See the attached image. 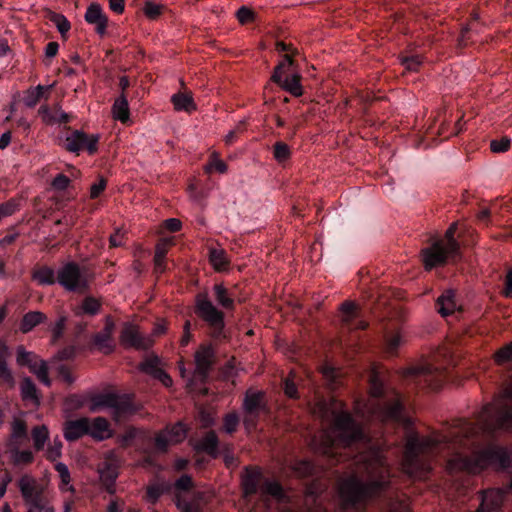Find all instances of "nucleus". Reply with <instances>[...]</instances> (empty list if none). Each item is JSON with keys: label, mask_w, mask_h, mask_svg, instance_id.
Masks as SVG:
<instances>
[{"label": "nucleus", "mask_w": 512, "mask_h": 512, "mask_svg": "<svg viewBox=\"0 0 512 512\" xmlns=\"http://www.w3.org/2000/svg\"><path fill=\"white\" fill-rule=\"evenodd\" d=\"M512 383L492 402L486 404L476 416V423L458 420L446 433L427 437H410L405 446L403 471L411 477L421 478L431 466L428 456L437 452L441 444L468 447L471 438L482 433L487 436L497 431H512Z\"/></svg>", "instance_id": "obj_1"}, {"label": "nucleus", "mask_w": 512, "mask_h": 512, "mask_svg": "<svg viewBox=\"0 0 512 512\" xmlns=\"http://www.w3.org/2000/svg\"><path fill=\"white\" fill-rule=\"evenodd\" d=\"M313 415L328 420L332 417V424L312 439V448L323 455L332 457L338 447H347L363 439L364 434L358 424L346 411L336 412L331 405L323 400L317 401L312 407Z\"/></svg>", "instance_id": "obj_2"}, {"label": "nucleus", "mask_w": 512, "mask_h": 512, "mask_svg": "<svg viewBox=\"0 0 512 512\" xmlns=\"http://www.w3.org/2000/svg\"><path fill=\"white\" fill-rule=\"evenodd\" d=\"M360 461L363 463L368 481L363 483L353 476L340 483L339 494L345 508L365 503L390 483L389 467L379 452L371 451L361 455Z\"/></svg>", "instance_id": "obj_3"}, {"label": "nucleus", "mask_w": 512, "mask_h": 512, "mask_svg": "<svg viewBox=\"0 0 512 512\" xmlns=\"http://www.w3.org/2000/svg\"><path fill=\"white\" fill-rule=\"evenodd\" d=\"M369 383L370 399L363 409L357 403L356 412L381 422H403V405L400 395L393 389H384L374 372L369 377Z\"/></svg>", "instance_id": "obj_4"}, {"label": "nucleus", "mask_w": 512, "mask_h": 512, "mask_svg": "<svg viewBox=\"0 0 512 512\" xmlns=\"http://www.w3.org/2000/svg\"><path fill=\"white\" fill-rule=\"evenodd\" d=\"M509 458L506 452L499 447L490 446L472 455H462L457 453L447 462V468L450 472L465 471L476 474L492 464H499L501 467L508 465Z\"/></svg>", "instance_id": "obj_5"}, {"label": "nucleus", "mask_w": 512, "mask_h": 512, "mask_svg": "<svg viewBox=\"0 0 512 512\" xmlns=\"http://www.w3.org/2000/svg\"><path fill=\"white\" fill-rule=\"evenodd\" d=\"M102 409H108L111 418L116 423L125 421L139 410L131 395L113 392L96 394L90 398L89 410L91 412H98Z\"/></svg>", "instance_id": "obj_6"}, {"label": "nucleus", "mask_w": 512, "mask_h": 512, "mask_svg": "<svg viewBox=\"0 0 512 512\" xmlns=\"http://www.w3.org/2000/svg\"><path fill=\"white\" fill-rule=\"evenodd\" d=\"M195 313L208 325L211 337L219 339L224 336V313L214 306L206 295L196 297Z\"/></svg>", "instance_id": "obj_7"}, {"label": "nucleus", "mask_w": 512, "mask_h": 512, "mask_svg": "<svg viewBox=\"0 0 512 512\" xmlns=\"http://www.w3.org/2000/svg\"><path fill=\"white\" fill-rule=\"evenodd\" d=\"M243 424L248 431L256 428L260 413L267 411L265 392L248 389L242 404Z\"/></svg>", "instance_id": "obj_8"}, {"label": "nucleus", "mask_w": 512, "mask_h": 512, "mask_svg": "<svg viewBox=\"0 0 512 512\" xmlns=\"http://www.w3.org/2000/svg\"><path fill=\"white\" fill-rule=\"evenodd\" d=\"M57 283L68 292L82 294L89 290V281L75 262H68L57 271Z\"/></svg>", "instance_id": "obj_9"}, {"label": "nucleus", "mask_w": 512, "mask_h": 512, "mask_svg": "<svg viewBox=\"0 0 512 512\" xmlns=\"http://www.w3.org/2000/svg\"><path fill=\"white\" fill-rule=\"evenodd\" d=\"M66 129L70 131V134L61 143L63 149L77 155L83 150H86L90 155L98 151L99 135L87 134L82 130H72L70 127Z\"/></svg>", "instance_id": "obj_10"}, {"label": "nucleus", "mask_w": 512, "mask_h": 512, "mask_svg": "<svg viewBox=\"0 0 512 512\" xmlns=\"http://www.w3.org/2000/svg\"><path fill=\"white\" fill-rule=\"evenodd\" d=\"M16 353V362L19 366H27L40 382L46 386L51 385L48 366L44 360L40 359L35 353L27 351L23 345L17 347Z\"/></svg>", "instance_id": "obj_11"}, {"label": "nucleus", "mask_w": 512, "mask_h": 512, "mask_svg": "<svg viewBox=\"0 0 512 512\" xmlns=\"http://www.w3.org/2000/svg\"><path fill=\"white\" fill-rule=\"evenodd\" d=\"M458 252H449L444 240H437L431 246L422 250L423 264L426 270L444 265L449 258L457 256Z\"/></svg>", "instance_id": "obj_12"}, {"label": "nucleus", "mask_w": 512, "mask_h": 512, "mask_svg": "<svg viewBox=\"0 0 512 512\" xmlns=\"http://www.w3.org/2000/svg\"><path fill=\"white\" fill-rule=\"evenodd\" d=\"M120 343L124 347L146 350L153 346L152 336H144L138 327L131 323H125L120 334Z\"/></svg>", "instance_id": "obj_13"}, {"label": "nucleus", "mask_w": 512, "mask_h": 512, "mask_svg": "<svg viewBox=\"0 0 512 512\" xmlns=\"http://www.w3.org/2000/svg\"><path fill=\"white\" fill-rule=\"evenodd\" d=\"M98 472L100 482L105 487L106 491L109 494H114L116 492V479L119 475V460L113 452L106 455Z\"/></svg>", "instance_id": "obj_14"}, {"label": "nucleus", "mask_w": 512, "mask_h": 512, "mask_svg": "<svg viewBox=\"0 0 512 512\" xmlns=\"http://www.w3.org/2000/svg\"><path fill=\"white\" fill-rule=\"evenodd\" d=\"M195 370L193 378L205 382L215 362V351L211 345H200L194 354Z\"/></svg>", "instance_id": "obj_15"}, {"label": "nucleus", "mask_w": 512, "mask_h": 512, "mask_svg": "<svg viewBox=\"0 0 512 512\" xmlns=\"http://www.w3.org/2000/svg\"><path fill=\"white\" fill-rule=\"evenodd\" d=\"M407 375L422 377V380L432 390H438L446 379V371L431 365L412 367L407 370Z\"/></svg>", "instance_id": "obj_16"}, {"label": "nucleus", "mask_w": 512, "mask_h": 512, "mask_svg": "<svg viewBox=\"0 0 512 512\" xmlns=\"http://www.w3.org/2000/svg\"><path fill=\"white\" fill-rule=\"evenodd\" d=\"M286 70L285 62H280L273 71L271 81L279 85L283 90L289 92L295 97H300L303 94V87L301 85V75L295 73L291 78L282 79V75Z\"/></svg>", "instance_id": "obj_17"}, {"label": "nucleus", "mask_w": 512, "mask_h": 512, "mask_svg": "<svg viewBox=\"0 0 512 512\" xmlns=\"http://www.w3.org/2000/svg\"><path fill=\"white\" fill-rule=\"evenodd\" d=\"M264 478L257 467L247 466L241 478V487L244 497L248 498L260 493Z\"/></svg>", "instance_id": "obj_18"}, {"label": "nucleus", "mask_w": 512, "mask_h": 512, "mask_svg": "<svg viewBox=\"0 0 512 512\" xmlns=\"http://www.w3.org/2000/svg\"><path fill=\"white\" fill-rule=\"evenodd\" d=\"M85 20L89 24L95 25V30L100 36L105 35L108 26V17L104 14L98 3H92L88 6L85 13Z\"/></svg>", "instance_id": "obj_19"}, {"label": "nucleus", "mask_w": 512, "mask_h": 512, "mask_svg": "<svg viewBox=\"0 0 512 512\" xmlns=\"http://www.w3.org/2000/svg\"><path fill=\"white\" fill-rule=\"evenodd\" d=\"M88 424L89 418L87 417L66 421L63 428L65 439L72 442L80 439L84 435H88Z\"/></svg>", "instance_id": "obj_20"}, {"label": "nucleus", "mask_w": 512, "mask_h": 512, "mask_svg": "<svg viewBox=\"0 0 512 512\" xmlns=\"http://www.w3.org/2000/svg\"><path fill=\"white\" fill-rule=\"evenodd\" d=\"M38 114L46 125L68 123L72 118L70 114L61 110L59 104L54 105L52 109L47 105H42L38 110Z\"/></svg>", "instance_id": "obj_21"}, {"label": "nucleus", "mask_w": 512, "mask_h": 512, "mask_svg": "<svg viewBox=\"0 0 512 512\" xmlns=\"http://www.w3.org/2000/svg\"><path fill=\"white\" fill-rule=\"evenodd\" d=\"M503 503L500 490L490 489L481 493V503L477 512H497Z\"/></svg>", "instance_id": "obj_22"}, {"label": "nucleus", "mask_w": 512, "mask_h": 512, "mask_svg": "<svg viewBox=\"0 0 512 512\" xmlns=\"http://www.w3.org/2000/svg\"><path fill=\"white\" fill-rule=\"evenodd\" d=\"M88 435L96 441H103L112 437L113 432L110 429L108 420L104 417H96L93 420L89 419Z\"/></svg>", "instance_id": "obj_23"}, {"label": "nucleus", "mask_w": 512, "mask_h": 512, "mask_svg": "<svg viewBox=\"0 0 512 512\" xmlns=\"http://www.w3.org/2000/svg\"><path fill=\"white\" fill-rule=\"evenodd\" d=\"M20 442L7 444V453L14 466H28L34 461V454L31 450H20Z\"/></svg>", "instance_id": "obj_24"}, {"label": "nucleus", "mask_w": 512, "mask_h": 512, "mask_svg": "<svg viewBox=\"0 0 512 512\" xmlns=\"http://www.w3.org/2000/svg\"><path fill=\"white\" fill-rule=\"evenodd\" d=\"M190 443L196 452H204L212 457L217 456L219 440L216 433L212 430L208 431L200 440H191Z\"/></svg>", "instance_id": "obj_25"}, {"label": "nucleus", "mask_w": 512, "mask_h": 512, "mask_svg": "<svg viewBox=\"0 0 512 512\" xmlns=\"http://www.w3.org/2000/svg\"><path fill=\"white\" fill-rule=\"evenodd\" d=\"M115 328V324L110 317L106 318L105 326L101 332L97 333L93 340L94 344L104 353H110L113 350L111 345L112 334Z\"/></svg>", "instance_id": "obj_26"}, {"label": "nucleus", "mask_w": 512, "mask_h": 512, "mask_svg": "<svg viewBox=\"0 0 512 512\" xmlns=\"http://www.w3.org/2000/svg\"><path fill=\"white\" fill-rule=\"evenodd\" d=\"M436 309L443 317L452 315L457 309L455 292L446 290L436 300Z\"/></svg>", "instance_id": "obj_27"}, {"label": "nucleus", "mask_w": 512, "mask_h": 512, "mask_svg": "<svg viewBox=\"0 0 512 512\" xmlns=\"http://www.w3.org/2000/svg\"><path fill=\"white\" fill-rule=\"evenodd\" d=\"M341 323L352 330L353 321L358 318L360 307L353 301H344L340 308Z\"/></svg>", "instance_id": "obj_28"}, {"label": "nucleus", "mask_w": 512, "mask_h": 512, "mask_svg": "<svg viewBox=\"0 0 512 512\" xmlns=\"http://www.w3.org/2000/svg\"><path fill=\"white\" fill-rule=\"evenodd\" d=\"M31 277L32 280L42 286L53 285L57 282V274L55 275L54 270L46 265L34 267Z\"/></svg>", "instance_id": "obj_29"}, {"label": "nucleus", "mask_w": 512, "mask_h": 512, "mask_svg": "<svg viewBox=\"0 0 512 512\" xmlns=\"http://www.w3.org/2000/svg\"><path fill=\"white\" fill-rule=\"evenodd\" d=\"M44 16L56 26L57 30L61 34V37L66 39L67 33L71 29V24L68 19L63 14L56 13L48 8L44 9Z\"/></svg>", "instance_id": "obj_30"}, {"label": "nucleus", "mask_w": 512, "mask_h": 512, "mask_svg": "<svg viewBox=\"0 0 512 512\" xmlns=\"http://www.w3.org/2000/svg\"><path fill=\"white\" fill-rule=\"evenodd\" d=\"M18 487L23 499L31 498L34 494L42 491L37 480L29 474H24L20 477L18 480Z\"/></svg>", "instance_id": "obj_31"}, {"label": "nucleus", "mask_w": 512, "mask_h": 512, "mask_svg": "<svg viewBox=\"0 0 512 512\" xmlns=\"http://www.w3.org/2000/svg\"><path fill=\"white\" fill-rule=\"evenodd\" d=\"M171 102L173 103L176 111H186L191 113L197 109L191 93H176L172 96Z\"/></svg>", "instance_id": "obj_32"}, {"label": "nucleus", "mask_w": 512, "mask_h": 512, "mask_svg": "<svg viewBox=\"0 0 512 512\" xmlns=\"http://www.w3.org/2000/svg\"><path fill=\"white\" fill-rule=\"evenodd\" d=\"M24 502L29 506L28 510H33V512H54L53 506L43 496L42 491L34 494L31 498H25Z\"/></svg>", "instance_id": "obj_33"}, {"label": "nucleus", "mask_w": 512, "mask_h": 512, "mask_svg": "<svg viewBox=\"0 0 512 512\" xmlns=\"http://www.w3.org/2000/svg\"><path fill=\"white\" fill-rule=\"evenodd\" d=\"M45 320L46 315L44 313L40 311H30L22 317L20 322V331L26 334Z\"/></svg>", "instance_id": "obj_34"}, {"label": "nucleus", "mask_w": 512, "mask_h": 512, "mask_svg": "<svg viewBox=\"0 0 512 512\" xmlns=\"http://www.w3.org/2000/svg\"><path fill=\"white\" fill-rule=\"evenodd\" d=\"M20 391L23 400H29L35 405L40 404V397L36 385L29 377H24L20 383Z\"/></svg>", "instance_id": "obj_35"}, {"label": "nucleus", "mask_w": 512, "mask_h": 512, "mask_svg": "<svg viewBox=\"0 0 512 512\" xmlns=\"http://www.w3.org/2000/svg\"><path fill=\"white\" fill-rule=\"evenodd\" d=\"M209 261L216 271L227 270L229 266V260L224 249L221 248H209Z\"/></svg>", "instance_id": "obj_36"}, {"label": "nucleus", "mask_w": 512, "mask_h": 512, "mask_svg": "<svg viewBox=\"0 0 512 512\" xmlns=\"http://www.w3.org/2000/svg\"><path fill=\"white\" fill-rule=\"evenodd\" d=\"M215 300L225 309H234L233 294L223 284H216L213 287Z\"/></svg>", "instance_id": "obj_37"}, {"label": "nucleus", "mask_w": 512, "mask_h": 512, "mask_svg": "<svg viewBox=\"0 0 512 512\" xmlns=\"http://www.w3.org/2000/svg\"><path fill=\"white\" fill-rule=\"evenodd\" d=\"M113 116L115 119L126 122L129 119V106L126 94L121 93L120 96L115 100L112 107Z\"/></svg>", "instance_id": "obj_38"}, {"label": "nucleus", "mask_w": 512, "mask_h": 512, "mask_svg": "<svg viewBox=\"0 0 512 512\" xmlns=\"http://www.w3.org/2000/svg\"><path fill=\"white\" fill-rule=\"evenodd\" d=\"M27 438V425L21 418H14L11 423V435L8 443L22 442Z\"/></svg>", "instance_id": "obj_39"}, {"label": "nucleus", "mask_w": 512, "mask_h": 512, "mask_svg": "<svg viewBox=\"0 0 512 512\" xmlns=\"http://www.w3.org/2000/svg\"><path fill=\"white\" fill-rule=\"evenodd\" d=\"M137 438H148V435L143 430H140L136 427L130 426L125 432L118 437V442L121 447L126 448L131 445L132 441Z\"/></svg>", "instance_id": "obj_40"}, {"label": "nucleus", "mask_w": 512, "mask_h": 512, "mask_svg": "<svg viewBox=\"0 0 512 512\" xmlns=\"http://www.w3.org/2000/svg\"><path fill=\"white\" fill-rule=\"evenodd\" d=\"M159 364H160L159 357L153 355V356L147 357L143 362H141L139 364L138 368L140 371L155 378L163 370L159 367Z\"/></svg>", "instance_id": "obj_41"}, {"label": "nucleus", "mask_w": 512, "mask_h": 512, "mask_svg": "<svg viewBox=\"0 0 512 512\" xmlns=\"http://www.w3.org/2000/svg\"><path fill=\"white\" fill-rule=\"evenodd\" d=\"M52 87H53V85H50V86L38 85L35 88H31V89L27 90L25 98H24L25 105L30 108L36 106V104L39 102L41 97H43L44 91H48Z\"/></svg>", "instance_id": "obj_42"}, {"label": "nucleus", "mask_w": 512, "mask_h": 512, "mask_svg": "<svg viewBox=\"0 0 512 512\" xmlns=\"http://www.w3.org/2000/svg\"><path fill=\"white\" fill-rule=\"evenodd\" d=\"M261 496H272L280 499L283 496V488L277 481L264 479L259 493Z\"/></svg>", "instance_id": "obj_43"}, {"label": "nucleus", "mask_w": 512, "mask_h": 512, "mask_svg": "<svg viewBox=\"0 0 512 512\" xmlns=\"http://www.w3.org/2000/svg\"><path fill=\"white\" fill-rule=\"evenodd\" d=\"M165 432L168 434L172 444H178L186 438L187 428L182 422H178L165 429Z\"/></svg>", "instance_id": "obj_44"}, {"label": "nucleus", "mask_w": 512, "mask_h": 512, "mask_svg": "<svg viewBox=\"0 0 512 512\" xmlns=\"http://www.w3.org/2000/svg\"><path fill=\"white\" fill-rule=\"evenodd\" d=\"M49 433L46 426H36L32 429V439L34 442V448L36 451H40L44 448V445L48 439Z\"/></svg>", "instance_id": "obj_45"}, {"label": "nucleus", "mask_w": 512, "mask_h": 512, "mask_svg": "<svg viewBox=\"0 0 512 512\" xmlns=\"http://www.w3.org/2000/svg\"><path fill=\"white\" fill-rule=\"evenodd\" d=\"M165 6L162 4H156L150 0H146L143 6L144 15L150 20L158 19L163 13Z\"/></svg>", "instance_id": "obj_46"}, {"label": "nucleus", "mask_w": 512, "mask_h": 512, "mask_svg": "<svg viewBox=\"0 0 512 512\" xmlns=\"http://www.w3.org/2000/svg\"><path fill=\"white\" fill-rule=\"evenodd\" d=\"M273 156L278 163H284L291 156L290 147L282 141L276 142L273 145Z\"/></svg>", "instance_id": "obj_47"}, {"label": "nucleus", "mask_w": 512, "mask_h": 512, "mask_svg": "<svg viewBox=\"0 0 512 512\" xmlns=\"http://www.w3.org/2000/svg\"><path fill=\"white\" fill-rule=\"evenodd\" d=\"M457 230V223H452L449 228L445 232V241L444 245L448 247L449 252H458L460 250L459 243L454 238L455 232Z\"/></svg>", "instance_id": "obj_48"}, {"label": "nucleus", "mask_w": 512, "mask_h": 512, "mask_svg": "<svg viewBox=\"0 0 512 512\" xmlns=\"http://www.w3.org/2000/svg\"><path fill=\"white\" fill-rule=\"evenodd\" d=\"M101 303L94 297H86L81 304V310L83 313L88 315H96L99 313Z\"/></svg>", "instance_id": "obj_49"}, {"label": "nucleus", "mask_w": 512, "mask_h": 512, "mask_svg": "<svg viewBox=\"0 0 512 512\" xmlns=\"http://www.w3.org/2000/svg\"><path fill=\"white\" fill-rule=\"evenodd\" d=\"M400 62L405 67V70L416 72L419 70L423 60L419 55H412L401 56Z\"/></svg>", "instance_id": "obj_50"}, {"label": "nucleus", "mask_w": 512, "mask_h": 512, "mask_svg": "<svg viewBox=\"0 0 512 512\" xmlns=\"http://www.w3.org/2000/svg\"><path fill=\"white\" fill-rule=\"evenodd\" d=\"M494 360L499 365L512 361V342L497 350L494 354Z\"/></svg>", "instance_id": "obj_51"}, {"label": "nucleus", "mask_w": 512, "mask_h": 512, "mask_svg": "<svg viewBox=\"0 0 512 512\" xmlns=\"http://www.w3.org/2000/svg\"><path fill=\"white\" fill-rule=\"evenodd\" d=\"M0 381L6 383L10 388L15 385V379L12 371L9 369L7 360L0 359Z\"/></svg>", "instance_id": "obj_52"}, {"label": "nucleus", "mask_w": 512, "mask_h": 512, "mask_svg": "<svg viewBox=\"0 0 512 512\" xmlns=\"http://www.w3.org/2000/svg\"><path fill=\"white\" fill-rule=\"evenodd\" d=\"M172 245V239H160L155 246L154 258H166V255Z\"/></svg>", "instance_id": "obj_53"}, {"label": "nucleus", "mask_w": 512, "mask_h": 512, "mask_svg": "<svg viewBox=\"0 0 512 512\" xmlns=\"http://www.w3.org/2000/svg\"><path fill=\"white\" fill-rule=\"evenodd\" d=\"M295 374L291 371L284 380V393L289 398H298V390L294 383Z\"/></svg>", "instance_id": "obj_54"}, {"label": "nucleus", "mask_w": 512, "mask_h": 512, "mask_svg": "<svg viewBox=\"0 0 512 512\" xmlns=\"http://www.w3.org/2000/svg\"><path fill=\"white\" fill-rule=\"evenodd\" d=\"M236 17L240 24L245 25L255 20V13L250 8L242 6L238 9Z\"/></svg>", "instance_id": "obj_55"}, {"label": "nucleus", "mask_w": 512, "mask_h": 512, "mask_svg": "<svg viewBox=\"0 0 512 512\" xmlns=\"http://www.w3.org/2000/svg\"><path fill=\"white\" fill-rule=\"evenodd\" d=\"M239 424V417L236 413H229L224 417V430L228 434H232L236 431Z\"/></svg>", "instance_id": "obj_56"}, {"label": "nucleus", "mask_w": 512, "mask_h": 512, "mask_svg": "<svg viewBox=\"0 0 512 512\" xmlns=\"http://www.w3.org/2000/svg\"><path fill=\"white\" fill-rule=\"evenodd\" d=\"M402 343V339L400 334L395 333L387 337L386 339V351L387 353L394 355L397 352V349Z\"/></svg>", "instance_id": "obj_57"}, {"label": "nucleus", "mask_w": 512, "mask_h": 512, "mask_svg": "<svg viewBox=\"0 0 512 512\" xmlns=\"http://www.w3.org/2000/svg\"><path fill=\"white\" fill-rule=\"evenodd\" d=\"M170 444L172 443L170 442V438L165 430L156 434L155 447L158 451L166 452Z\"/></svg>", "instance_id": "obj_58"}, {"label": "nucleus", "mask_w": 512, "mask_h": 512, "mask_svg": "<svg viewBox=\"0 0 512 512\" xmlns=\"http://www.w3.org/2000/svg\"><path fill=\"white\" fill-rule=\"evenodd\" d=\"M67 318L65 316H60L54 326L52 327V342L55 343L62 336Z\"/></svg>", "instance_id": "obj_59"}, {"label": "nucleus", "mask_w": 512, "mask_h": 512, "mask_svg": "<svg viewBox=\"0 0 512 512\" xmlns=\"http://www.w3.org/2000/svg\"><path fill=\"white\" fill-rule=\"evenodd\" d=\"M510 139L503 137L500 140H492L490 143V149L494 153L506 152L510 147Z\"/></svg>", "instance_id": "obj_60"}, {"label": "nucleus", "mask_w": 512, "mask_h": 512, "mask_svg": "<svg viewBox=\"0 0 512 512\" xmlns=\"http://www.w3.org/2000/svg\"><path fill=\"white\" fill-rule=\"evenodd\" d=\"M18 209V204L15 200H9L0 205V220L4 217L11 216Z\"/></svg>", "instance_id": "obj_61"}, {"label": "nucleus", "mask_w": 512, "mask_h": 512, "mask_svg": "<svg viewBox=\"0 0 512 512\" xmlns=\"http://www.w3.org/2000/svg\"><path fill=\"white\" fill-rule=\"evenodd\" d=\"M55 470L58 472L62 485H68L71 482V476L66 464L58 462L55 464Z\"/></svg>", "instance_id": "obj_62"}, {"label": "nucleus", "mask_w": 512, "mask_h": 512, "mask_svg": "<svg viewBox=\"0 0 512 512\" xmlns=\"http://www.w3.org/2000/svg\"><path fill=\"white\" fill-rule=\"evenodd\" d=\"M163 493V489L159 485H150L146 490V498L155 504Z\"/></svg>", "instance_id": "obj_63"}, {"label": "nucleus", "mask_w": 512, "mask_h": 512, "mask_svg": "<svg viewBox=\"0 0 512 512\" xmlns=\"http://www.w3.org/2000/svg\"><path fill=\"white\" fill-rule=\"evenodd\" d=\"M70 184V179L64 174H58L52 181L51 185L55 190H65Z\"/></svg>", "instance_id": "obj_64"}]
</instances>
